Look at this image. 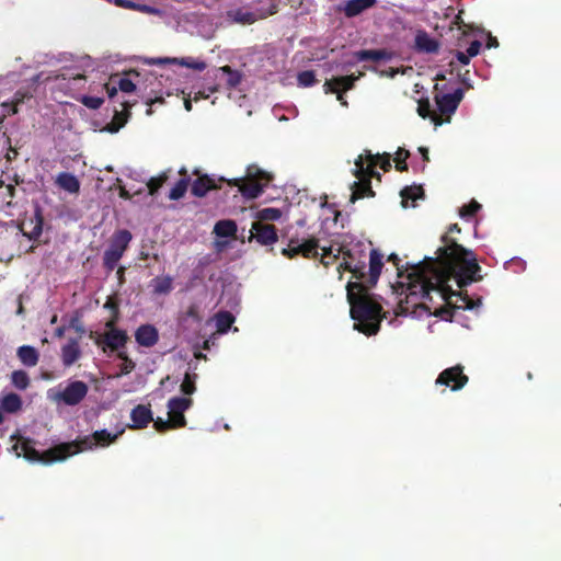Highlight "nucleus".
<instances>
[{
	"instance_id": "1",
	"label": "nucleus",
	"mask_w": 561,
	"mask_h": 561,
	"mask_svg": "<svg viewBox=\"0 0 561 561\" xmlns=\"http://www.w3.org/2000/svg\"><path fill=\"white\" fill-rule=\"evenodd\" d=\"M443 242L445 244L437 249L436 257H425L423 262L405 270L397 267L398 279L393 289L400 296L405 295V305L402 299L399 301V314L414 318L431 314L430 309L417 300H432V293L458 309L478 310L481 307L480 298L473 300L467 294L453 290L448 285L451 278L456 279L459 288L480 280L481 267L477 257L472 251L449 240L447 236L443 237Z\"/></svg>"
},
{
	"instance_id": "2",
	"label": "nucleus",
	"mask_w": 561,
	"mask_h": 561,
	"mask_svg": "<svg viewBox=\"0 0 561 561\" xmlns=\"http://www.w3.org/2000/svg\"><path fill=\"white\" fill-rule=\"evenodd\" d=\"M283 254L294 257L298 254L305 257L321 256V262L329 265L332 260L343 255L340 267L350 271L356 282L350 280L346 286L347 300L351 306V318L354 320V329L367 335L376 334L382 318L380 302L368 293V288L376 285L382 268V255L377 250H371L369 266L364 261L357 260L351 249L344 243L322 244L320 239L290 238Z\"/></svg>"
},
{
	"instance_id": "3",
	"label": "nucleus",
	"mask_w": 561,
	"mask_h": 561,
	"mask_svg": "<svg viewBox=\"0 0 561 561\" xmlns=\"http://www.w3.org/2000/svg\"><path fill=\"white\" fill-rule=\"evenodd\" d=\"M123 433L124 428L114 433L108 432L107 430H99L93 432L91 435H87L69 443H61L43 453L36 450L32 442L20 438L12 448L18 457H24L31 462L48 465L55 461H62L68 457L82 451L105 448L113 444Z\"/></svg>"
},
{
	"instance_id": "4",
	"label": "nucleus",
	"mask_w": 561,
	"mask_h": 561,
	"mask_svg": "<svg viewBox=\"0 0 561 561\" xmlns=\"http://www.w3.org/2000/svg\"><path fill=\"white\" fill-rule=\"evenodd\" d=\"M94 69V62L90 56H81L72 61L71 65L65 66L55 71H43L33 78L38 84H44L51 91H59L69 94L82 102L87 107L96 110L104 102L100 96H79L81 90L87 83V73Z\"/></svg>"
},
{
	"instance_id": "5",
	"label": "nucleus",
	"mask_w": 561,
	"mask_h": 561,
	"mask_svg": "<svg viewBox=\"0 0 561 561\" xmlns=\"http://www.w3.org/2000/svg\"><path fill=\"white\" fill-rule=\"evenodd\" d=\"M377 163H380V168L385 171L389 170L391 167L389 154L380 156L373 154L370 151H365V153L359 154L355 160L353 172L357 181H355L352 185V202H355L356 199L365 196L373 195L370 179L373 176H377L378 179L380 178V174L374 170V167Z\"/></svg>"
},
{
	"instance_id": "6",
	"label": "nucleus",
	"mask_w": 561,
	"mask_h": 561,
	"mask_svg": "<svg viewBox=\"0 0 561 561\" xmlns=\"http://www.w3.org/2000/svg\"><path fill=\"white\" fill-rule=\"evenodd\" d=\"M89 387L81 380H70L47 390V399L56 404L77 405L88 394Z\"/></svg>"
},
{
	"instance_id": "7",
	"label": "nucleus",
	"mask_w": 561,
	"mask_h": 561,
	"mask_svg": "<svg viewBox=\"0 0 561 561\" xmlns=\"http://www.w3.org/2000/svg\"><path fill=\"white\" fill-rule=\"evenodd\" d=\"M272 176L261 170L256 165H250L247 169L244 179H233L229 183L238 186L239 192L249 199L256 198L262 192L264 186L268 184Z\"/></svg>"
},
{
	"instance_id": "8",
	"label": "nucleus",
	"mask_w": 561,
	"mask_h": 561,
	"mask_svg": "<svg viewBox=\"0 0 561 561\" xmlns=\"http://www.w3.org/2000/svg\"><path fill=\"white\" fill-rule=\"evenodd\" d=\"M192 405V400L188 398L174 397L168 402V420L158 417L154 421L157 431H165L173 427H182L186 421L184 412Z\"/></svg>"
},
{
	"instance_id": "9",
	"label": "nucleus",
	"mask_w": 561,
	"mask_h": 561,
	"mask_svg": "<svg viewBox=\"0 0 561 561\" xmlns=\"http://www.w3.org/2000/svg\"><path fill=\"white\" fill-rule=\"evenodd\" d=\"M108 99H113L117 89L124 93L138 92L141 96H146V88L142 87L140 75L138 72H129L125 77H113L110 82L104 84Z\"/></svg>"
},
{
	"instance_id": "10",
	"label": "nucleus",
	"mask_w": 561,
	"mask_h": 561,
	"mask_svg": "<svg viewBox=\"0 0 561 561\" xmlns=\"http://www.w3.org/2000/svg\"><path fill=\"white\" fill-rule=\"evenodd\" d=\"M131 233L125 229L118 230L114 233L110 247L106 249L103 256L104 266L106 268L113 271L116 267L118 261L131 241Z\"/></svg>"
},
{
	"instance_id": "11",
	"label": "nucleus",
	"mask_w": 561,
	"mask_h": 561,
	"mask_svg": "<svg viewBox=\"0 0 561 561\" xmlns=\"http://www.w3.org/2000/svg\"><path fill=\"white\" fill-rule=\"evenodd\" d=\"M363 73H359L358 76H344V77H335L332 79H329L324 82L323 89L325 93H335L337 100L341 102L342 105L346 106L347 102L343 98V92L350 90L353 88L356 80H358L362 77Z\"/></svg>"
},
{
	"instance_id": "12",
	"label": "nucleus",
	"mask_w": 561,
	"mask_h": 561,
	"mask_svg": "<svg viewBox=\"0 0 561 561\" xmlns=\"http://www.w3.org/2000/svg\"><path fill=\"white\" fill-rule=\"evenodd\" d=\"M467 382L468 377L463 375L461 366L444 369L436 379V385L445 386L453 391L460 390Z\"/></svg>"
},
{
	"instance_id": "13",
	"label": "nucleus",
	"mask_w": 561,
	"mask_h": 561,
	"mask_svg": "<svg viewBox=\"0 0 561 561\" xmlns=\"http://www.w3.org/2000/svg\"><path fill=\"white\" fill-rule=\"evenodd\" d=\"M462 99V89H457L453 93H446L442 95L437 94L435 96V101L439 113L443 115H447L448 117L456 112Z\"/></svg>"
},
{
	"instance_id": "14",
	"label": "nucleus",
	"mask_w": 561,
	"mask_h": 561,
	"mask_svg": "<svg viewBox=\"0 0 561 561\" xmlns=\"http://www.w3.org/2000/svg\"><path fill=\"white\" fill-rule=\"evenodd\" d=\"M256 241L263 245H271L277 241L275 227L261 221H254L251 227Z\"/></svg>"
},
{
	"instance_id": "15",
	"label": "nucleus",
	"mask_w": 561,
	"mask_h": 561,
	"mask_svg": "<svg viewBox=\"0 0 561 561\" xmlns=\"http://www.w3.org/2000/svg\"><path fill=\"white\" fill-rule=\"evenodd\" d=\"M149 65H167V64H176L180 66H184L186 68H191L197 71H203L206 69V62L201 59H195L192 57L186 58H151L148 59Z\"/></svg>"
},
{
	"instance_id": "16",
	"label": "nucleus",
	"mask_w": 561,
	"mask_h": 561,
	"mask_svg": "<svg viewBox=\"0 0 561 561\" xmlns=\"http://www.w3.org/2000/svg\"><path fill=\"white\" fill-rule=\"evenodd\" d=\"M136 342L144 347H152L159 341V332L152 324H142L135 332Z\"/></svg>"
},
{
	"instance_id": "17",
	"label": "nucleus",
	"mask_w": 561,
	"mask_h": 561,
	"mask_svg": "<svg viewBox=\"0 0 561 561\" xmlns=\"http://www.w3.org/2000/svg\"><path fill=\"white\" fill-rule=\"evenodd\" d=\"M82 351L77 339L68 340V342L61 347L60 358L65 367L72 366L80 359Z\"/></svg>"
},
{
	"instance_id": "18",
	"label": "nucleus",
	"mask_w": 561,
	"mask_h": 561,
	"mask_svg": "<svg viewBox=\"0 0 561 561\" xmlns=\"http://www.w3.org/2000/svg\"><path fill=\"white\" fill-rule=\"evenodd\" d=\"M103 340L110 348L118 350L125 345L127 335L125 331L116 329L112 322H107Z\"/></svg>"
},
{
	"instance_id": "19",
	"label": "nucleus",
	"mask_w": 561,
	"mask_h": 561,
	"mask_svg": "<svg viewBox=\"0 0 561 561\" xmlns=\"http://www.w3.org/2000/svg\"><path fill=\"white\" fill-rule=\"evenodd\" d=\"M377 3V0H345L343 12L347 18H354L369 10Z\"/></svg>"
},
{
	"instance_id": "20",
	"label": "nucleus",
	"mask_w": 561,
	"mask_h": 561,
	"mask_svg": "<svg viewBox=\"0 0 561 561\" xmlns=\"http://www.w3.org/2000/svg\"><path fill=\"white\" fill-rule=\"evenodd\" d=\"M130 419L133 422L131 427L134 428L146 427L151 421H153L151 410L141 404L131 410Z\"/></svg>"
},
{
	"instance_id": "21",
	"label": "nucleus",
	"mask_w": 561,
	"mask_h": 561,
	"mask_svg": "<svg viewBox=\"0 0 561 561\" xmlns=\"http://www.w3.org/2000/svg\"><path fill=\"white\" fill-rule=\"evenodd\" d=\"M56 185L70 193V194H77L80 190V182L77 179L76 175L69 173V172H60L57 174L55 179Z\"/></svg>"
},
{
	"instance_id": "22",
	"label": "nucleus",
	"mask_w": 561,
	"mask_h": 561,
	"mask_svg": "<svg viewBox=\"0 0 561 561\" xmlns=\"http://www.w3.org/2000/svg\"><path fill=\"white\" fill-rule=\"evenodd\" d=\"M22 399L13 392H3L0 394V409L5 413H16L22 409Z\"/></svg>"
},
{
	"instance_id": "23",
	"label": "nucleus",
	"mask_w": 561,
	"mask_h": 561,
	"mask_svg": "<svg viewBox=\"0 0 561 561\" xmlns=\"http://www.w3.org/2000/svg\"><path fill=\"white\" fill-rule=\"evenodd\" d=\"M401 205L404 208L408 207H414L415 202L419 199H423L424 192L422 186L420 185H412L404 187L401 193Z\"/></svg>"
},
{
	"instance_id": "24",
	"label": "nucleus",
	"mask_w": 561,
	"mask_h": 561,
	"mask_svg": "<svg viewBox=\"0 0 561 561\" xmlns=\"http://www.w3.org/2000/svg\"><path fill=\"white\" fill-rule=\"evenodd\" d=\"M16 355L21 363L27 367H34L38 363V352L35 347L23 345L18 348Z\"/></svg>"
},
{
	"instance_id": "25",
	"label": "nucleus",
	"mask_w": 561,
	"mask_h": 561,
	"mask_svg": "<svg viewBox=\"0 0 561 561\" xmlns=\"http://www.w3.org/2000/svg\"><path fill=\"white\" fill-rule=\"evenodd\" d=\"M356 60L365 61V60H389L391 58V54L385 49H373V50H359L354 54Z\"/></svg>"
},
{
	"instance_id": "26",
	"label": "nucleus",
	"mask_w": 561,
	"mask_h": 561,
	"mask_svg": "<svg viewBox=\"0 0 561 561\" xmlns=\"http://www.w3.org/2000/svg\"><path fill=\"white\" fill-rule=\"evenodd\" d=\"M415 46L419 50L434 53L438 49L437 42L426 32H419L415 36Z\"/></svg>"
},
{
	"instance_id": "27",
	"label": "nucleus",
	"mask_w": 561,
	"mask_h": 561,
	"mask_svg": "<svg viewBox=\"0 0 561 561\" xmlns=\"http://www.w3.org/2000/svg\"><path fill=\"white\" fill-rule=\"evenodd\" d=\"M219 75L226 77V84H227V87L229 89L237 88L240 84L241 80H242L241 72H239L238 70H233L229 66H224V67L218 68L217 69V73H216V78H218Z\"/></svg>"
},
{
	"instance_id": "28",
	"label": "nucleus",
	"mask_w": 561,
	"mask_h": 561,
	"mask_svg": "<svg viewBox=\"0 0 561 561\" xmlns=\"http://www.w3.org/2000/svg\"><path fill=\"white\" fill-rule=\"evenodd\" d=\"M152 291L156 295H167L173 289V278L171 276H158L150 282Z\"/></svg>"
},
{
	"instance_id": "29",
	"label": "nucleus",
	"mask_w": 561,
	"mask_h": 561,
	"mask_svg": "<svg viewBox=\"0 0 561 561\" xmlns=\"http://www.w3.org/2000/svg\"><path fill=\"white\" fill-rule=\"evenodd\" d=\"M214 321L217 328V334H225L234 322V317L228 311H219L215 314Z\"/></svg>"
},
{
	"instance_id": "30",
	"label": "nucleus",
	"mask_w": 561,
	"mask_h": 561,
	"mask_svg": "<svg viewBox=\"0 0 561 561\" xmlns=\"http://www.w3.org/2000/svg\"><path fill=\"white\" fill-rule=\"evenodd\" d=\"M217 187L216 180L209 176L198 178L192 185V193L196 196H204L206 193Z\"/></svg>"
},
{
	"instance_id": "31",
	"label": "nucleus",
	"mask_w": 561,
	"mask_h": 561,
	"mask_svg": "<svg viewBox=\"0 0 561 561\" xmlns=\"http://www.w3.org/2000/svg\"><path fill=\"white\" fill-rule=\"evenodd\" d=\"M237 232V225L233 220H219L214 227V233L219 238L233 237Z\"/></svg>"
},
{
	"instance_id": "32",
	"label": "nucleus",
	"mask_w": 561,
	"mask_h": 561,
	"mask_svg": "<svg viewBox=\"0 0 561 561\" xmlns=\"http://www.w3.org/2000/svg\"><path fill=\"white\" fill-rule=\"evenodd\" d=\"M26 98H31V93L28 91H18L11 102L2 103L4 114L11 115L18 113V105L21 104Z\"/></svg>"
},
{
	"instance_id": "33",
	"label": "nucleus",
	"mask_w": 561,
	"mask_h": 561,
	"mask_svg": "<svg viewBox=\"0 0 561 561\" xmlns=\"http://www.w3.org/2000/svg\"><path fill=\"white\" fill-rule=\"evenodd\" d=\"M256 221H276L282 217V211L278 208L266 207L256 213Z\"/></svg>"
},
{
	"instance_id": "34",
	"label": "nucleus",
	"mask_w": 561,
	"mask_h": 561,
	"mask_svg": "<svg viewBox=\"0 0 561 561\" xmlns=\"http://www.w3.org/2000/svg\"><path fill=\"white\" fill-rule=\"evenodd\" d=\"M12 385L19 390H25L30 385V377L24 370H14L11 375Z\"/></svg>"
},
{
	"instance_id": "35",
	"label": "nucleus",
	"mask_w": 561,
	"mask_h": 561,
	"mask_svg": "<svg viewBox=\"0 0 561 561\" xmlns=\"http://www.w3.org/2000/svg\"><path fill=\"white\" fill-rule=\"evenodd\" d=\"M218 90L217 85L208 87L207 89L203 91H198L194 94V98L191 99V96L184 99V106L186 111L192 110V101H199L202 99H208L210 94L215 93Z\"/></svg>"
},
{
	"instance_id": "36",
	"label": "nucleus",
	"mask_w": 561,
	"mask_h": 561,
	"mask_svg": "<svg viewBox=\"0 0 561 561\" xmlns=\"http://www.w3.org/2000/svg\"><path fill=\"white\" fill-rule=\"evenodd\" d=\"M188 182L186 180H180L170 191L169 198L176 201L184 196L187 190Z\"/></svg>"
},
{
	"instance_id": "37",
	"label": "nucleus",
	"mask_w": 561,
	"mask_h": 561,
	"mask_svg": "<svg viewBox=\"0 0 561 561\" xmlns=\"http://www.w3.org/2000/svg\"><path fill=\"white\" fill-rule=\"evenodd\" d=\"M481 208V205L476 202L471 201L468 205H465L460 209V217L462 219L469 220L479 209Z\"/></svg>"
},
{
	"instance_id": "38",
	"label": "nucleus",
	"mask_w": 561,
	"mask_h": 561,
	"mask_svg": "<svg viewBox=\"0 0 561 561\" xmlns=\"http://www.w3.org/2000/svg\"><path fill=\"white\" fill-rule=\"evenodd\" d=\"M195 378H196V375H191V374H186L185 377H184V380L181 385V391L184 393V394H193L196 390L195 388Z\"/></svg>"
},
{
	"instance_id": "39",
	"label": "nucleus",
	"mask_w": 561,
	"mask_h": 561,
	"mask_svg": "<svg viewBox=\"0 0 561 561\" xmlns=\"http://www.w3.org/2000/svg\"><path fill=\"white\" fill-rule=\"evenodd\" d=\"M165 180H167L165 174H161L157 178H151L149 180V182L147 183V188L149 191V194L154 195L158 192V190L162 186V184L164 183Z\"/></svg>"
},
{
	"instance_id": "40",
	"label": "nucleus",
	"mask_w": 561,
	"mask_h": 561,
	"mask_svg": "<svg viewBox=\"0 0 561 561\" xmlns=\"http://www.w3.org/2000/svg\"><path fill=\"white\" fill-rule=\"evenodd\" d=\"M297 80L300 87H310L316 82L314 73L312 71L300 72Z\"/></svg>"
},
{
	"instance_id": "41",
	"label": "nucleus",
	"mask_w": 561,
	"mask_h": 561,
	"mask_svg": "<svg viewBox=\"0 0 561 561\" xmlns=\"http://www.w3.org/2000/svg\"><path fill=\"white\" fill-rule=\"evenodd\" d=\"M506 270H513L514 272H523L526 268V262L519 257H513L505 262Z\"/></svg>"
},
{
	"instance_id": "42",
	"label": "nucleus",
	"mask_w": 561,
	"mask_h": 561,
	"mask_svg": "<svg viewBox=\"0 0 561 561\" xmlns=\"http://www.w3.org/2000/svg\"><path fill=\"white\" fill-rule=\"evenodd\" d=\"M409 157V151L405 150V149H399L397 152H396V158H394V161L397 163V169L399 171H403V170H407V163H405V160L407 158Z\"/></svg>"
},
{
	"instance_id": "43",
	"label": "nucleus",
	"mask_w": 561,
	"mask_h": 561,
	"mask_svg": "<svg viewBox=\"0 0 561 561\" xmlns=\"http://www.w3.org/2000/svg\"><path fill=\"white\" fill-rule=\"evenodd\" d=\"M480 48H481V43L479 41H473L469 45L466 53L472 58V57H476L480 53Z\"/></svg>"
},
{
	"instance_id": "44",
	"label": "nucleus",
	"mask_w": 561,
	"mask_h": 561,
	"mask_svg": "<svg viewBox=\"0 0 561 561\" xmlns=\"http://www.w3.org/2000/svg\"><path fill=\"white\" fill-rule=\"evenodd\" d=\"M142 87H145L147 89V85H145L144 83H142ZM150 92H153V89H150ZM142 98L145 99L146 104L149 105V106H151L154 103H158V102L162 101L161 96L152 98L151 93H147V92H146V96H142Z\"/></svg>"
},
{
	"instance_id": "45",
	"label": "nucleus",
	"mask_w": 561,
	"mask_h": 561,
	"mask_svg": "<svg viewBox=\"0 0 561 561\" xmlns=\"http://www.w3.org/2000/svg\"><path fill=\"white\" fill-rule=\"evenodd\" d=\"M124 359H125V362L122 366V373L128 374L134 369L135 363L133 360L128 359L127 357H124Z\"/></svg>"
},
{
	"instance_id": "46",
	"label": "nucleus",
	"mask_w": 561,
	"mask_h": 561,
	"mask_svg": "<svg viewBox=\"0 0 561 561\" xmlns=\"http://www.w3.org/2000/svg\"><path fill=\"white\" fill-rule=\"evenodd\" d=\"M457 60L462 65H468L470 62V56L463 51H457L456 54Z\"/></svg>"
},
{
	"instance_id": "47",
	"label": "nucleus",
	"mask_w": 561,
	"mask_h": 561,
	"mask_svg": "<svg viewBox=\"0 0 561 561\" xmlns=\"http://www.w3.org/2000/svg\"><path fill=\"white\" fill-rule=\"evenodd\" d=\"M217 333H214L207 340H205L203 347L205 350H209L211 345H215L217 341Z\"/></svg>"
},
{
	"instance_id": "48",
	"label": "nucleus",
	"mask_w": 561,
	"mask_h": 561,
	"mask_svg": "<svg viewBox=\"0 0 561 561\" xmlns=\"http://www.w3.org/2000/svg\"><path fill=\"white\" fill-rule=\"evenodd\" d=\"M138 9L142 12L150 14H160V10L150 5H138Z\"/></svg>"
},
{
	"instance_id": "49",
	"label": "nucleus",
	"mask_w": 561,
	"mask_h": 561,
	"mask_svg": "<svg viewBox=\"0 0 561 561\" xmlns=\"http://www.w3.org/2000/svg\"><path fill=\"white\" fill-rule=\"evenodd\" d=\"M214 32H215V27L213 24H209L204 31H199L201 35L206 38L211 37Z\"/></svg>"
},
{
	"instance_id": "50",
	"label": "nucleus",
	"mask_w": 561,
	"mask_h": 561,
	"mask_svg": "<svg viewBox=\"0 0 561 561\" xmlns=\"http://www.w3.org/2000/svg\"><path fill=\"white\" fill-rule=\"evenodd\" d=\"M499 46V42L495 37H493L490 33L488 34V48H496Z\"/></svg>"
},
{
	"instance_id": "51",
	"label": "nucleus",
	"mask_w": 561,
	"mask_h": 561,
	"mask_svg": "<svg viewBox=\"0 0 561 561\" xmlns=\"http://www.w3.org/2000/svg\"><path fill=\"white\" fill-rule=\"evenodd\" d=\"M42 233V220L38 219L36 226L32 231V237H38Z\"/></svg>"
},
{
	"instance_id": "52",
	"label": "nucleus",
	"mask_w": 561,
	"mask_h": 561,
	"mask_svg": "<svg viewBox=\"0 0 561 561\" xmlns=\"http://www.w3.org/2000/svg\"><path fill=\"white\" fill-rule=\"evenodd\" d=\"M115 3H117L121 7H125V8H134L135 7L130 1H127V0H115Z\"/></svg>"
},
{
	"instance_id": "53",
	"label": "nucleus",
	"mask_w": 561,
	"mask_h": 561,
	"mask_svg": "<svg viewBox=\"0 0 561 561\" xmlns=\"http://www.w3.org/2000/svg\"><path fill=\"white\" fill-rule=\"evenodd\" d=\"M419 151L421 152V154H422V157H423L424 161H427V160H428V156H427V154H428V150H427V148H425V147H420V148H419Z\"/></svg>"
},
{
	"instance_id": "54",
	"label": "nucleus",
	"mask_w": 561,
	"mask_h": 561,
	"mask_svg": "<svg viewBox=\"0 0 561 561\" xmlns=\"http://www.w3.org/2000/svg\"><path fill=\"white\" fill-rule=\"evenodd\" d=\"M244 15H245V14L238 12V13L234 15V20H236V21H239V22H248L249 20H245V19H244Z\"/></svg>"
},
{
	"instance_id": "55",
	"label": "nucleus",
	"mask_w": 561,
	"mask_h": 561,
	"mask_svg": "<svg viewBox=\"0 0 561 561\" xmlns=\"http://www.w3.org/2000/svg\"><path fill=\"white\" fill-rule=\"evenodd\" d=\"M64 334H65V328L64 327H59V328L56 329L55 335L57 337H61Z\"/></svg>"
},
{
	"instance_id": "56",
	"label": "nucleus",
	"mask_w": 561,
	"mask_h": 561,
	"mask_svg": "<svg viewBox=\"0 0 561 561\" xmlns=\"http://www.w3.org/2000/svg\"><path fill=\"white\" fill-rule=\"evenodd\" d=\"M119 128H121V126H115L114 124H111V125H108V126H107V128H106V129H107L110 133H116V131H118V129H119Z\"/></svg>"
},
{
	"instance_id": "57",
	"label": "nucleus",
	"mask_w": 561,
	"mask_h": 561,
	"mask_svg": "<svg viewBox=\"0 0 561 561\" xmlns=\"http://www.w3.org/2000/svg\"><path fill=\"white\" fill-rule=\"evenodd\" d=\"M121 196H122L123 198H126V199H127V198H130V194H129V192H128L126 188H122V190H121Z\"/></svg>"
},
{
	"instance_id": "58",
	"label": "nucleus",
	"mask_w": 561,
	"mask_h": 561,
	"mask_svg": "<svg viewBox=\"0 0 561 561\" xmlns=\"http://www.w3.org/2000/svg\"><path fill=\"white\" fill-rule=\"evenodd\" d=\"M449 230L451 232H459L460 228L458 227V225L454 224V225L450 226Z\"/></svg>"
},
{
	"instance_id": "59",
	"label": "nucleus",
	"mask_w": 561,
	"mask_h": 561,
	"mask_svg": "<svg viewBox=\"0 0 561 561\" xmlns=\"http://www.w3.org/2000/svg\"><path fill=\"white\" fill-rule=\"evenodd\" d=\"M419 113L421 116L425 117L426 116V113L424 111V108L422 106L419 107Z\"/></svg>"
},
{
	"instance_id": "60",
	"label": "nucleus",
	"mask_w": 561,
	"mask_h": 561,
	"mask_svg": "<svg viewBox=\"0 0 561 561\" xmlns=\"http://www.w3.org/2000/svg\"><path fill=\"white\" fill-rule=\"evenodd\" d=\"M195 357L196 358H206V356L202 352L195 353Z\"/></svg>"
},
{
	"instance_id": "61",
	"label": "nucleus",
	"mask_w": 561,
	"mask_h": 561,
	"mask_svg": "<svg viewBox=\"0 0 561 561\" xmlns=\"http://www.w3.org/2000/svg\"><path fill=\"white\" fill-rule=\"evenodd\" d=\"M2 412H3V411L0 409V424H2V423H3V421H4V417H3Z\"/></svg>"
},
{
	"instance_id": "62",
	"label": "nucleus",
	"mask_w": 561,
	"mask_h": 561,
	"mask_svg": "<svg viewBox=\"0 0 561 561\" xmlns=\"http://www.w3.org/2000/svg\"><path fill=\"white\" fill-rule=\"evenodd\" d=\"M390 260L397 261V260H398V257H397V255H396V254H392V255L390 256Z\"/></svg>"
},
{
	"instance_id": "63",
	"label": "nucleus",
	"mask_w": 561,
	"mask_h": 561,
	"mask_svg": "<svg viewBox=\"0 0 561 561\" xmlns=\"http://www.w3.org/2000/svg\"><path fill=\"white\" fill-rule=\"evenodd\" d=\"M216 245L219 250L224 247V244H221L220 242H217Z\"/></svg>"
},
{
	"instance_id": "64",
	"label": "nucleus",
	"mask_w": 561,
	"mask_h": 561,
	"mask_svg": "<svg viewBox=\"0 0 561 561\" xmlns=\"http://www.w3.org/2000/svg\"><path fill=\"white\" fill-rule=\"evenodd\" d=\"M57 321V317L54 316L53 319H51V323H55Z\"/></svg>"
}]
</instances>
